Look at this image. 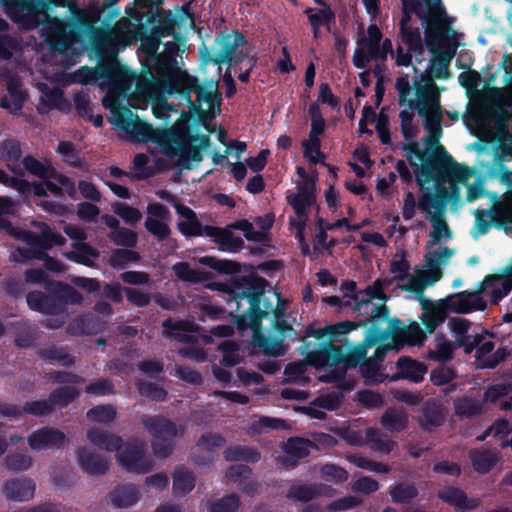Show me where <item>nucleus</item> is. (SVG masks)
<instances>
[{
    "label": "nucleus",
    "instance_id": "60",
    "mask_svg": "<svg viewBox=\"0 0 512 512\" xmlns=\"http://www.w3.org/2000/svg\"><path fill=\"white\" fill-rule=\"evenodd\" d=\"M116 416V409L109 404L94 406L87 412V418L90 421L104 424L112 422Z\"/></svg>",
    "mask_w": 512,
    "mask_h": 512
},
{
    "label": "nucleus",
    "instance_id": "54",
    "mask_svg": "<svg viewBox=\"0 0 512 512\" xmlns=\"http://www.w3.org/2000/svg\"><path fill=\"white\" fill-rule=\"evenodd\" d=\"M56 152L62 156L65 163L73 168L83 169L85 166V160L76 153V147L72 141H60Z\"/></svg>",
    "mask_w": 512,
    "mask_h": 512
},
{
    "label": "nucleus",
    "instance_id": "5",
    "mask_svg": "<svg viewBox=\"0 0 512 512\" xmlns=\"http://www.w3.org/2000/svg\"><path fill=\"white\" fill-rule=\"evenodd\" d=\"M373 338L369 331L366 329L363 341L354 346L337 344L331 345L326 343L322 345L320 351H317L310 360L314 364V368L320 369L326 366L332 367L339 364L343 365V369H334L320 377V380L327 383L338 382L345 376V372L349 368H355L367 359V349L375 346L371 344L370 339Z\"/></svg>",
    "mask_w": 512,
    "mask_h": 512
},
{
    "label": "nucleus",
    "instance_id": "1",
    "mask_svg": "<svg viewBox=\"0 0 512 512\" xmlns=\"http://www.w3.org/2000/svg\"><path fill=\"white\" fill-rule=\"evenodd\" d=\"M268 281L257 275L243 276L231 284L228 306L238 329L250 328L254 333L262 329V321L272 313V328L285 338L292 326L285 320V306L279 293L273 292L277 303L274 305L265 297Z\"/></svg>",
    "mask_w": 512,
    "mask_h": 512
},
{
    "label": "nucleus",
    "instance_id": "17",
    "mask_svg": "<svg viewBox=\"0 0 512 512\" xmlns=\"http://www.w3.org/2000/svg\"><path fill=\"white\" fill-rule=\"evenodd\" d=\"M116 458L118 464L129 473L146 474L153 469V461L146 456L144 444L138 440L123 443Z\"/></svg>",
    "mask_w": 512,
    "mask_h": 512
},
{
    "label": "nucleus",
    "instance_id": "37",
    "mask_svg": "<svg viewBox=\"0 0 512 512\" xmlns=\"http://www.w3.org/2000/svg\"><path fill=\"white\" fill-rule=\"evenodd\" d=\"M148 21L150 23H156L153 26V32L158 37H168L174 35L176 38L178 34H175L176 17L170 10L157 9L155 14L149 16Z\"/></svg>",
    "mask_w": 512,
    "mask_h": 512
},
{
    "label": "nucleus",
    "instance_id": "18",
    "mask_svg": "<svg viewBox=\"0 0 512 512\" xmlns=\"http://www.w3.org/2000/svg\"><path fill=\"white\" fill-rule=\"evenodd\" d=\"M96 66L99 80H104L111 87L126 91L132 87L134 71L123 66L116 57H98Z\"/></svg>",
    "mask_w": 512,
    "mask_h": 512
},
{
    "label": "nucleus",
    "instance_id": "7",
    "mask_svg": "<svg viewBox=\"0 0 512 512\" xmlns=\"http://www.w3.org/2000/svg\"><path fill=\"white\" fill-rule=\"evenodd\" d=\"M175 83L179 87L175 94L187 102L190 112L198 119L205 120L208 115L202 108V103H206L211 110L217 106L220 111L222 94L219 91V81L210 79L201 84L197 77L185 74L179 76Z\"/></svg>",
    "mask_w": 512,
    "mask_h": 512
},
{
    "label": "nucleus",
    "instance_id": "13",
    "mask_svg": "<svg viewBox=\"0 0 512 512\" xmlns=\"http://www.w3.org/2000/svg\"><path fill=\"white\" fill-rule=\"evenodd\" d=\"M171 131L172 136L167 138L162 152L169 158L177 156L176 165L182 169L190 170L192 168L191 162L199 163L202 161L201 150L193 145L191 131L187 126L173 125Z\"/></svg>",
    "mask_w": 512,
    "mask_h": 512
},
{
    "label": "nucleus",
    "instance_id": "21",
    "mask_svg": "<svg viewBox=\"0 0 512 512\" xmlns=\"http://www.w3.org/2000/svg\"><path fill=\"white\" fill-rule=\"evenodd\" d=\"M441 303L446 306L448 311L458 314H467L478 310L482 311L487 306L478 291H462L455 293L447 296L445 299H441Z\"/></svg>",
    "mask_w": 512,
    "mask_h": 512
},
{
    "label": "nucleus",
    "instance_id": "14",
    "mask_svg": "<svg viewBox=\"0 0 512 512\" xmlns=\"http://www.w3.org/2000/svg\"><path fill=\"white\" fill-rule=\"evenodd\" d=\"M456 32L450 26L440 30V36L432 40L425 38V43L432 54V71L437 79L450 77L449 64L455 57L458 42Z\"/></svg>",
    "mask_w": 512,
    "mask_h": 512
},
{
    "label": "nucleus",
    "instance_id": "20",
    "mask_svg": "<svg viewBox=\"0 0 512 512\" xmlns=\"http://www.w3.org/2000/svg\"><path fill=\"white\" fill-rule=\"evenodd\" d=\"M460 198V189L456 182H451L450 188L437 185L435 191L428 189L419 197L417 206L420 210L431 214L433 208L437 214H443L446 205L450 201H458Z\"/></svg>",
    "mask_w": 512,
    "mask_h": 512
},
{
    "label": "nucleus",
    "instance_id": "15",
    "mask_svg": "<svg viewBox=\"0 0 512 512\" xmlns=\"http://www.w3.org/2000/svg\"><path fill=\"white\" fill-rule=\"evenodd\" d=\"M352 324L348 321H341L333 325H329L325 328L313 329L312 326H308L305 330V338L313 337L314 341H307L302 344L299 348L301 355L306 356V360L310 366L314 367V364L310 360L317 351H320L322 345L330 343L331 345H337L336 343H343L347 340V334Z\"/></svg>",
    "mask_w": 512,
    "mask_h": 512
},
{
    "label": "nucleus",
    "instance_id": "10",
    "mask_svg": "<svg viewBox=\"0 0 512 512\" xmlns=\"http://www.w3.org/2000/svg\"><path fill=\"white\" fill-rule=\"evenodd\" d=\"M402 10L415 14L423 21L425 38L440 36V30L450 26L442 0H402Z\"/></svg>",
    "mask_w": 512,
    "mask_h": 512
},
{
    "label": "nucleus",
    "instance_id": "55",
    "mask_svg": "<svg viewBox=\"0 0 512 512\" xmlns=\"http://www.w3.org/2000/svg\"><path fill=\"white\" fill-rule=\"evenodd\" d=\"M320 495L317 485L293 484L287 491L286 497L294 501L309 502Z\"/></svg>",
    "mask_w": 512,
    "mask_h": 512
},
{
    "label": "nucleus",
    "instance_id": "53",
    "mask_svg": "<svg viewBox=\"0 0 512 512\" xmlns=\"http://www.w3.org/2000/svg\"><path fill=\"white\" fill-rule=\"evenodd\" d=\"M0 156L7 162V167L17 173L11 164H16L22 157L21 144L16 139H6L0 143Z\"/></svg>",
    "mask_w": 512,
    "mask_h": 512
},
{
    "label": "nucleus",
    "instance_id": "56",
    "mask_svg": "<svg viewBox=\"0 0 512 512\" xmlns=\"http://www.w3.org/2000/svg\"><path fill=\"white\" fill-rule=\"evenodd\" d=\"M136 388L141 396L152 401L163 402L167 399V391L156 383L139 380L136 382Z\"/></svg>",
    "mask_w": 512,
    "mask_h": 512
},
{
    "label": "nucleus",
    "instance_id": "6",
    "mask_svg": "<svg viewBox=\"0 0 512 512\" xmlns=\"http://www.w3.org/2000/svg\"><path fill=\"white\" fill-rule=\"evenodd\" d=\"M7 15L20 28L33 30L41 26V32L47 43L48 24L57 17H51L49 11L53 7H69L71 15L78 10L75 0H2ZM72 16L70 17V19Z\"/></svg>",
    "mask_w": 512,
    "mask_h": 512
},
{
    "label": "nucleus",
    "instance_id": "58",
    "mask_svg": "<svg viewBox=\"0 0 512 512\" xmlns=\"http://www.w3.org/2000/svg\"><path fill=\"white\" fill-rule=\"evenodd\" d=\"M140 260V254L130 249H114L111 252L109 264L112 268L121 270L126 267L130 262H137Z\"/></svg>",
    "mask_w": 512,
    "mask_h": 512
},
{
    "label": "nucleus",
    "instance_id": "4",
    "mask_svg": "<svg viewBox=\"0 0 512 512\" xmlns=\"http://www.w3.org/2000/svg\"><path fill=\"white\" fill-rule=\"evenodd\" d=\"M398 91V103L400 106H407L416 110L417 114L424 119L425 128L436 138L441 136L442 107L440 103V92L437 85L429 76L421 74V79L413 83L415 98H409L411 85L408 75L397 78L395 83Z\"/></svg>",
    "mask_w": 512,
    "mask_h": 512
},
{
    "label": "nucleus",
    "instance_id": "38",
    "mask_svg": "<svg viewBox=\"0 0 512 512\" xmlns=\"http://www.w3.org/2000/svg\"><path fill=\"white\" fill-rule=\"evenodd\" d=\"M396 365L399 371L397 378L408 379L414 383L421 382L427 371V368L423 363L413 360L407 356L400 357Z\"/></svg>",
    "mask_w": 512,
    "mask_h": 512
},
{
    "label": "nucleus",
    "instance_id": "2",
    "mask_svg": "<svg viewBox=\"0 0 512 512\" xmlns=\"http://www.w3.org/2000/svg\"><path fill=\"white\" fill-rule=\"evenodd\" d=\"M100 19V10L93 7L73 11L72 18L67 21L55 19L46 28L47 45L53 52L69 55L75 53V45L90 42L97 57H116L118 48L112 38L114 33L98 28Z\"/></svg>",
    "mask_w": 512,
    "mask_h": 512
},
{
    "label": "nucleus",
    "instance_id": "46",
    "mask_svg": "<svg viewBox=\"0 0 512 512\" xmlns=\"http://www.w3.org/2000/svg\"><path fill=\"white\" fill-rule=\"evenodd\" d=\"M79 395L80 393L76 387L71 385H62L53 389L50 392L48 399L54 411L55 408L62 409L68 407L79 397Z\"/></svg>",
    "mask_w": 512,
    "mask_h": 512
},
{
    "label": "nucleus",
    "instance_id": "30",
    "mask_svg": "<svg viewBox=\"0 0 512 512\" xmlns=\"http://www.w3.org/2000/svg\"><path fill=\"white\" fill-rule=\"evenodd\" d=\"M386 323H388V327L386 329H383L382 325H375L367 328L373 337L370 339L371 344L385 342L391 338V343L397 346V342L401 339V335L406 326L404 325L403 321L397 317H388Z\"/></svg>",
    "mask_w": 512,
    "mask_h": 512
},
{
    "label": "nucleus",
    "instance_id": "40",
    "mask_svg": "<svg viewBox=\"0 0 512 512\" xmlns=\"http://www.w3.org/2000/svg\"><path fill=\"white\" fill-rule=\"evenodd\" d=\"M22 165L28 174L37 177L41 180L51 179L55 174L56 169L52 165L51 161L44 160L40 161L33 155H26L22 159Z\"/></svg>",
    "mask_w": 512,
    "mask_h": 512
},
{
    "label": "nucleus",
    "instance_id": "35",
    "mask_svg": "<svg viewBox=\"0 0 512 512\" xmlns=\"http://www.w3.org/2000/svg\"><path fill=\"white\" fill-rule=\"evenodd\" d=\"M304 14L307 16L314 38H318L320 27L325 26L330 31L331 25L335 22V13L329 5H322V8H306Z\"/></svg>",
    "mask_w": 512,
    "mask_h": 512
},
{
    "label": "nucleus",
    "instance_id": "34",
    "mask_svg": "<svg viewBox=\"0 0 512 512\" xmlns=\"http://www.w3.org/2000/svg\"><path fill=\"white\" fill-rule=\"evenodd\" d=\"M397 46L396 50H393L392 41L389 38L384 39L380 42L381 50H384L389 53L392 59L395 60V63L399 67H409L412 64L413 56L418 63L421 62L420 57L423 54H417V51H410L409 47L405 46V43H399V35H397Z\"/></svg>",
    "mask_w": 512,
    "mask_h": 512
},
{
    "label": "nucleus",
    "instance_id": "3",
    "mask_svg": "<svg viewBox=\"0 0 512 512\" xmlns=\"http://www.w3.org/2000/svg\"><path fill=\"white\" fill-rule=\"evenodd\" d=\"M439 138L431 135L425 139L427 144L437 145V154L426 158L417 141L404 143L401 147L407 153L409 164L413 168L417 184L424 189V184L432 180L466 183L471 176L468 166L459 164L444 146L439 144Z\"/></svg>",
    "mask_w": 512,
    "mask_h": 512
},
{
    "label": "nucleus",
    "instance_id": "50",
    "mask_svg": "<svg viewBox=\"0 0 512 512\" xmlns=\"http://www.w3.org/2000/svg\"><path fill=\"white\" fill-rule=\"evenodd\" d=\"M308 114L311 120V129L309 138L311 143L318 149L321 145L319 136L325 131V119L323 118L320 106L318 103H311L308 109Z\"/></svg>",
    "mask_w": 512,
    "mask_h": 512
},
{
    "label": "nucleus",
    "instance_id": "49",
    "mask_svg": "<svg viewBox=\"0 0 512 512\" xmlns=\"http://www.w3.org/2000/svg\"><path fill=\"white\" fill-rule=\"evenodd\" d=\"M39 357L48 363H58L63 367H71L75 363L73 355L67 352L64 347L55 345L48 346L39 351Z\"/></svg>",
    "mask_w": 512,
    "mask_h": 512
},
{
    "label": "nucleus",
    "instance_id": "31",
    "mask_svg": "<svg viewBox=\"0 0 512 512\" xmlns=\"http://www.w3.org/2000/svg\"><path fill=\"white\" fill-rule=\"evenodd\" d=\"M21 86V80L18 77H10L7 80V91L9 97H3L0 99V107L8 110L14 115L21 112L26 100V94L21 89Z\"/></svg>",
    "mask_w": 512,
    "mask_h": 512
},
{
    "label": "nucleus",
    "instance_id": "44",
    "mask_svg": "<svg viewBox=\"0 0 512 512\" xmlns=\"http://www.w3.org/2000/svg\"><path fill=\"white\" fill-rule=\"evenodd\" d=\"M75 250L67 252L66 258L74 263L93 267L98 259L99 251L88 243L81 242L74 245Z\"/></svg>",
    "mask_w": 512,
    "mask_h": 512
},
{
    "label": "nucleus",
    "instance_id": "64",
    "mask_svg": "<svg viewBox=\"0 0 512 512\" xmlns=\"http://www.w3.org/2000/svg\"><path fill=\"white\" fill-rule=\"evenodd\" d=\"M240 506V498L237 494H229L209 503V512H236Z\"/></svg>",
    "mask_w": 512,
    "mask_h": 512
},
{
    "label": "nucleus",
    "instance_id": "61",
    "mask_svg": "<svg viewBox=\"0 0 512 512\" xmlns=\"http://www.w3.org/2000/svg\"><path fill=\"white\" fill-rule=\"evenodd\" d=\"M225 442L226 440L221 434L207 432L200 436L197 446L205 450L207 454H212L215 457L217 450L223 447Z\"/></svg>",
    "mask_w": 512,
    "mask_h": 512
},
{
    "label": "nucleus",
    "instance_id": "59",
    "mask_svg": "<svg viewBox=\"0 0 512 512\" xmlns=\"http://www.w3.org/2000/svg\"><path fill=\"white\" fill-rule=\"evenodd\" d=\"M108 238L114 244L126 248L135 247L138 241L137 233L125 227H120L119 229L111 230L108 233Z\"/></svg>",
    "mask_w": 512,
    "mask_h": 512
},
{
    "label": "nucleus",
    "instance_id": "19",
    "mask_svg": "<svg viewBox=\"0 0 512 512\" xmlns=\"http://www.w3.org/2000/svg\"><path fill=\"white\" fill-rule=\"evenodd\" d=\"M143 67L149 68L154 72L169 95L175 94L179 89L175 80L181 75L189 74L186 70L176 66V59H170L162 54L147 57Z\"/></svg>",
    "mask_w": 512,
    "mask_h": 512
},
{
    "label": "nucleus",
    "instance_id": "52",
    "mask_svg": "<svg viewBox=\"0 0 512 512\" xmlns=\"http://www.w3.org/2000/svg\"><path fill=\"white\" fill-rule=\"evenodd\" d=\"M201 263L219 274L234 275L241 272V264L232 260L205 256L201 258Z\"/></svg>",
    "mask_w": 512,
    "mask_h": 512
},
{
    "label": "nucleus",
    "instance_id": "25",
    "mask_svg": "<svg viewBox=\"0 0 512 512\" xmlns=\"http://www.w3.org/2000/svg\"><path fill=\"white\" fill-rule=\"evenodd\" d=\"M76 458L81 470L89 475H103L109 468L106 457L86 447H80L76 450Z\"/></svg>",
    "mask_w": 512,
    "mask_h": 512
},
{
    "label": "nucleus",
    "instance_id": "23",
    "mask_svg": "<svg viewBox=\"0 0 512 512\" xmlns=\"http://www.w3.org/2000/svg\"><path fill=\"white\" fill-rule=\"evenodd\" d=\"M231 230L229 225L225 228L206 225L205 235L213 239L219 246V250L236 253L244 247V241L241 237L235 236Z\"/></svg>",
    "mask_w": 512,
    "mask_h": 512
},
{
    "label": "nucleus",
    "instance_id": "29",
    "mask_svg": "<svg viewBox=\"0 0 512 512\" xmlns=\"http://www.w3.org/2000/svg\"><path fill=\"white\" fill-rule=\"evenodd\" d=\"M35 483L30 478L7 480L3 485L4 496L12 501H28L35 493Z\"/></svg>",
    "mask_w": 512,
    "mask_h": 512
},
{
    "label": "nucleus",
    "instance_id": "8",
    "mask_svg": "<svg viewBox=\"0 0 512 512\" xmlns=\"http://www.w3.org/2000/svg\"><path fill=\"white\" fill-rule=\"evenodd\" d=\"M45 290H34L26 295L28 307L36 312L46 315H59L63 313L68 304L79 305L83 301L82 294L74 287L58 280L45 283Z\"/></svg>",
    "mask_w": 512,
    "mask_h": 512
},
{
    "label": "nucleus",
    "instance_id": "24",
    "mask_svg": "<svg viewBox=\"0 0 512 512\" xmlns=\"http://www.w3.org/2000/svg\"><path fill=\"white\" fill-rule=\"evenodd\" d=\"M412 13L402 10V17L399 22V43H405L410 51H417V54H424L425 46L421 37L419 27H413L411 22Z\"/></svg>",
    "mask_w": 512,
    "mask_h": 512
},
{
    "label": "nucleus",
    "instance_id": "42",
    "mask_svg": "<svg viewBox=\"0 0 512 512\" xmlns=\"http://www.w3.org/2000/svg\"><path fill=\"white\" fill-rule=\"evenodd\" d=\"M172 477L173 493L175 496H184L195 487V476L184 465L176 466Z\"/></svg>",
    "mask_w": 512,
    "mask_h": 512
},
{
    "label": "nucleus",
    "instance_id": "57",
    "mask_svg": "<svg viewBox=\"0 0 512 512\" xmlns=\"http://www.w3.org/2000/svg\"><path fill=\"white\" fill-rule=\"evenodd\" d=\"M437 497L454 507L456 512H461L463 502L466 500V493L458 487L448 486L440 490Z\"/></svg>",
    "mask_w": 512,
    "mask_h": 512
},
{
    "label": "nucleus",
    "instance_id": "32",
    "mask_svg": "<svg viewBox=\"0 0 512 512\" xmlns=\"http://www.w3.org/2000/svg\"><path fill=\"white\" fill-rule=\"evenodd\" d=\"M132 85L135 86V92L138 96L152 99L162 83L151 69L143 67L141 74L134 72Z\"/></svg>",
    "mask_w": 512,
    "mask_h": 512
},
{
    "label": "nucleus",
    "instance_id": "36",
    "mask_svg": "<svg viewBox=\"0 0 512 512\" xmlns=\"http://www.w3.org/2000/svg\"><path fill=\"white\" fill-rule=\"evenodd\" d=\"M87 439L96 447L109 452L118 451L123 446L122 437L97 428H90Z\"/></svg>",
    "mask_w": 512,
    "mask_h": 512
},
{
    "label": "nucleus",
    "instance_id": "51",
    "mask_svg": "<svg viewBox=\"0 0 512 512\" xmlns=\"http://www.w3.org/2000/svg\"><path fill=\"white\" fill-rule=\"evenodd\" d=\"M426 339L427 336L419 324L416 321H411V323L404 328L401 339L397 342V349L399 350L405 345L421 346Z\"/></svg>",
    "mask_w": 512,
    "mask_h": 512
},
{
    "label": "nucleus",
    "instance_id": "45",
    "mask_svg": "<svg viewBox=\"0 0 512 512\" xmlns=\"http://www.w3.org/2000/svg\"><path fill=\"white\" fill-rule=\"evenodd\" d=\"M365 439L373 451L383 454H389L397 445L395 441L374 427H369L365 430Z\"/></svg>",
    "mask_w": 512,
    "mask_h": 512
},
{
    "label": "nucleus",
    "instance_id": "63",
    "mask_svg": "<svg viewBox=\"0 0 512 512\" xmlns=\"http://www.w3.org/2000/svg\"><path fill=\"white\" fill-rule=\"evenodd\" d=\"M145 229L153 235L158 242L167 240L171 235V229L163 220L147 217L144 222Z\"/></svg>",
    "mask_w": 512,
    "mask_h": 512
},
{
    "label": "nucleus",
    "instance_id": "11",
    "mask_svg": "<svg viewBox=\"0 0 512 512\" xmlns=\"http://www.w3.org/2000/svg\"><path fill=\"white\" fill-rule=\"evenodd\" d=\"M215 44L219 47L217 53L211 55L208 50L205 52L204 62L206 64L212 63L220 66L227 63L229 66H237L253 56L244 51V47L248 45V40L242 32L237 30L221 32L216 37Z\"/></svg>",
    "mask_w": 512,
    "mask_h": 512
},
{
    "label": "nucleus",
    "instance_id": "26",
    "mask_svg": "<svg viewBox=\"0 0 512 512\" xmlns=\"http://www.w3.org/2000/svg\"><path fill=\"white\" fill-rule=\"evenodd\" d=\"M163 336L167 339H175L181 343H193L195 341L191 333L198 332L199 327L197 324L186 321L177 320L172 321L168 318L162 322Z\"/></svg>",
    "mask_w": 512,
    "mask_h": 512
},
{
    "label": "nucleus",
    "instance_id": "43",
    "mask_svg": "<svg viewBox=\"0 0 512 512\" xmlns=\"http://www.w3.org/2000/svg\"><path fill=\"white\" fill-rule=\"evenodd\" d=\"M468 455L473 469L482 475L490 472L498 462L496 454L485 449H471Z\"/></svg>",
    "mask_w": 512,
    "mask_h": 512
},
{
    "label": "nucleus",
    "instance_id": "16",
    "mask_svg": "<svg viewBox=\"0 0 512 512\" xmlns=\"http://www.w3.org/2000/svg\"><path fill=\"white\" fill-rule=\"evenodd\" d=\"M354 308H352V317L355 320H347L352 325L349 332L359 327L383 325L388 320L389 308L383 303L374 304L371 300L364 296L354 297Z\"/></svg>",
    "mask_w": 512,
    "mask_h": 512
},
{
    "label": "nucleus",
    "instance_id": "41",
    "mask_svg": "<svg viewBox=\"0 0 512 512\" xmlns=\"http://www.w3.org/2000/svg\"><path fill=\"white\" fill-rule=\"evenodd\" d=\"M409 418L404 409L389 407L383 413L380 423L390 432H402L408 426Z\"/></svg>",
    "mask_w": 512,
    "mask_h": 512
},
{
    "label": "nucleus",
    "instance_id": "33",
    "mask_svg": "<svg viewBox=\"0 0 512 512\" xmlns=\"http://www.w3.org/2000/svg\"><path fill=\"white\" fill-rule=\"evenodd\" d=\"M313 446V443L308 439L290 438L283 448L287 456L280 457L279 462L283 465L295 466L300 459L309 455V448Z\"/></svg>",
    "mask_w": 512,
    "mask_h": 512
},
{
    "label": "nucleus",
    "instance_id": "12",
    "mask_svg": "<svg viewBox=\"0 0 512 512\" xmlns=\"http://www.w3.org/2000/svg\"><path fill=\"white\" fill-rule=\"evenodd\" d=\"M122 113L125 116L115 126L123 131L131 142H152L163 149L167 138L172 136L171 127L154 128L150 123L141 120L131 109H124Z\"/></svg>",
    "mask_w": 512,
    "mask_h": 512
},
{
    "label": "nucleus",
    "instance_id": "28",
    "mask_svg": "<svg viewBox=\"0 0 512 512\" xmlns=\"http://www.w3.org/2000/svg\"><path fill=\"white\" fill-rule=\"evenodd\" d=\"M446 417L444 407L434 400H427L421 407L418 424L423 431L431 432L444 424Z\"/></svg>",
    "mask_w": 512,
    "mask_h": 512
},
{
    "label": "nucleus",
    "instance_id": "39",
    "mask_svg": "<svg viewBox=\"0 0 512 512\" xmlns=\"http://www.w3.org/2000/svg\"><path fill=\"white\" fill-rule=\"evenodd\" d=\"M114 508H126L134 505L139 499V490L134 485H120L108 495Z\"/></svg>",
    "mask_w": 512,
    "mask_h": 512
},
{
    "label": "nucleus",
    "instance_id": "47",
    "mask_svg": "<svg viewBox=\"0 0 512 512\" xmlns=\"http://www.w3.org/2000/svg\"><path fill=\"white\" fill-rule=\"evenodd\" d=\"M223 457L228 462L256 463L261 459V453L253 447L234 445L224 450Z\"/></svg>",
    "mask_w": 512,
    "mask_h": 512
},
{
    "label": "nucleus",
    "instance_id": "48",
    "mask_svg": "<svg viewBox=\"0 0 512 512\" xmlns=\"http://www.w3.org/2000/svg\"><path fill=\"white\" fill-rule=\"evenodd\" d=\"M388 494L396 504H410L419 494L414 483L400 482L389 487Z\"/></svg>",
    "mask_w": 512,
    "mask_h": 512
},
{
    "label": "nucleus",
    "instance_id": "9",
    "mask_svg": "<svg viewBox=\"0 0 512 512\" xmlns=\"http://www.w3.org/2000/svg\"><path fill=\"white\" fill-rule=\"evenodd\" d=\"M140 421L149 435L155 439L151 444L153 454L159 459L169 457L175 447V438L183 434L184 427L178 426L164 415H142Z\"/></svg>",
    "mask_w": 512,
    "mask_h": 512
},
{
    "label": "nucleus",
    "instance_id": "62",
    "mask_svg": "<svg viewBox=\"0 0 512 512\" xmlns=\"http://www.w3.org/2000/svg\"><path fill=\"white\" fill-rule=\"evenodd\" d=\"M255 338L257 346L260 347L265 354L274 357L282 356L285 354L283 338L279 337L270 339L268 337H265L264 335L255 336Z\"/></svg>",
    "mask_w": 512,
    "mask_h": 512
},
{
    "label": "nucleus",
    "instance_id": "27",
    "mask_svg": "<svg viewBox=\"0 0 512 512\" xmlns=\"http://www.w3.org/2000/svg\"><path fill=\"white\" fill-rule=\"evenodd\" d=\"M422 306L421 322L428 333H433L436 328L444 322L447 308L441 300L432 302L426 298H420Z\"/></svg>",
    "mask_w": 512,
    "mask_h": 512
},
{
    "label": "nucleus",
    "instance_id": "22",
    "mask_svg": "<svg viewBox=\"0 0 512 512\" xmlns=\"http://www.w3.org/2000/svg\"><path fill=\"white\" fill-rule=\"evenodd\" d=\"M66 441V435L61 430L44 426L33 431L28 437V444L34 451L57 449Z\"/></svg>",
    "mask_w": 512,
    "mask_h": 512
}]
</instances>
